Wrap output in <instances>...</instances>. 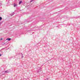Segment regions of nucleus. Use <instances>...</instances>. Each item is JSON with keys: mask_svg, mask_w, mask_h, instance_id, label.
Masks as SVG:
<instances>
[{"mask_svg": "<svg viewBox=\"0 0 80 80\" xmlns=\"http://www.w3.org/2000/svg\"><path fill=\"white\" fill-rule=\"evenodd\" d=\"M1 56H2V54H0V57H1Z\"/></svg>", "mask_w": 80, "mask_h": 80, "instance_id": "f8f14e48", "label": "nucleus"}, {"mask_svg": "<svg viewBox=\"0 0 80 80\" xmlns=\"http://www.w3.org/2000/svg\"><path fill=\"white\" fill-rule=\"evenodd\" d=\"M3 40V38H1V39H0V40Z\"/></svg>", "mask_w": 80, "mask_h": 80, "instance_id": "9b49d317", "label": "nucleus"}, {"mask_svg": "<svg viewBox=\"0 0 80 80\" xmlns=\"http://www.w3.org/2000/svg\"><path fill=\"white\" fill-rule=\"evenodd\" d=\"M33 1V0H31L30 1V2H32Z\"/></svg>", "mask_w": 80, "mask_h": 80, "instance_id": "6e6552de", "label": "nucleus"}, {"mask_svg": "<svg viewBox=\"0 0 80 80\" xmlns=\"http://www.w3.org/2000/svg\"><path fill=\"white\" fill-rule=\"evenodd\" d=\"M11 16H12L13 15V14H11Z\"/></svg>", "mask_w": 80, "mask_h": 80, "instance_id": "1a4fd4ad", "label": "nucleus"}, {"mask_svg": "<svg viewBox=\"0 0 80 80\" xmlns=\"http://www.w3.org/2000/svg\"><path fill=\"white\" fill-rule=\"evenodd\" d=\"M30 22H32V21H30Z\"/></svg>", "mask_w": 80, "mask_h": 80, "instance_id": "2eb2a0df", "label": "nucleus"}, {"mask_svg": "<svg viewBox=\"0 0 80 80\" xmlns=\"http://www.w3.org/2000/svg\"><path fill=\"white\" fill-rule=\"evenodd\" d=\"M22 3V1H20L19 2V5H20L21 3Z\"/></svg>", "mask_w": 80, "mask_h": 80, "instance_id": "7ed1b4c3", "label": "nucleus"}, {"mask_svg": "<svg viewBox=\"0 0 80 80\" xmlns=\"http://www.w3.org/2000/svg\"><path fill=\"white\" fill-rule=\"evenodd\" d=\"M2 24V23L1 22H0V25H1Z\"/></svg>", "mask_w": 80, "mask_h": 80, "instance_id": "4468645a", "label": "nucleus"}, {"mask_svg": "<svg viewBox=\"0 0 80 80\" xmlns=\"http://www.w3.org/2000/svg\"><path fill=\"white\" fill-rule=\"evenodd\" d=\"M22 58H23V54H22Z\"/></svg>", "mask_w": 80, "mask_h": 80, "instance_id": "0eeeda50", "label": "nucleus"}, {"mask_svg": "<svg viewBox=\"0 0 80 80\" xmlns=\"http://www.w3.org/2000/svg\"><path fill=\"white\" fill-rule=\"evenodd\" d=\"M17 4H14V7H17Z\"/></svg>", "mask_w": 80, "mask_h": 80, "instance_id": "39448f33", "label": "nucleus"}, {"mask_svg": "<svg viewBox=\"0 0 80 80\" xmlns=\"http://www.w3.org/2000/svg\"><path fill=\"white\" fill-rule=\"evenodd\" d=\"M1 76H2V75H1V73H0V77H1Z\"/></svg>", "mask_w": 80, "mask_h": 80, "instance_id": "9d476101", "label": "nucleus"}, {"mask_svg": "<svg viewBox=\"0 0 80 80\" xmlns=\"http://www.w3.org/2000/svg\"><path fill=\"white\" fill-rule=\"evenodd\" d=\"M5 73H9V72H10V71L9 70H7V71H5L4 72Z\"/></svg>", "mask_w": 80, "mask_h": 80, "instance_id": "f03ea898", "label": "nucleus"}, {"mask_svg": "<svg viewBox=\"0 0 80 80\" xmlns=\"http://www.w3.org/2000/svg\"><path fill=\"white\" fill-rule=\"evenodd\" d=\"M11 40V38H8L6 39V40H8V41H10Z\"/></svg>", "mask_w": 80, "mask_h": 80, "instance_id": "20e7f679", "label": "nucleus"}, {"mask_svg": "<svg viewBox=\"0 0 80 80\" xmlns=\"http://www.w3.org/2000/svg\"><path fill=\"white\" fill-rule=\"evenodd\" d=\"M42 70V68H40V69L37 72V73H39V72H41V71Z\"/></svg>", "mask_w": 80, "mask_h": 80, "instance_id": "f257e3e1", "label": "nucleus"}, {"mask_svg": "<svg viewBox=\"0 0 80 80\" xmlns=\"http://www.w3.org/2000/svg\"><path fill=\"white\" fill-rule=\"evenodd\" d=\"M2 18L1 17H0V21L1 20H2Z\"/></svg>", "mask_w": 80, "mask_h": 80, "instance_id": "423d86ee", "label": "nucleus"}, {"mask_svg": "<svg viewBox=\"0 0 80 80\" xmlns=\"http://www.w3.org/2000/svg\"><path fill=\"white\" fill-rule=\"evenodd\" d=\"M11 58H9V60H11Z\"/></svg>", "mask_w": 80, "mask_h": 80, "instance_id": "ddd939ff", "label": "nucleus"}]
</instances>
